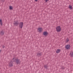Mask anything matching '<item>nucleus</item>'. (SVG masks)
<instances>
[{
    "label": "nucleus",
    "mask_w": 73,
    "mask_h": 73,
    "mask_svg": "<svg viewBox=\"0 0 73 73\" xmlns=\"http://www.w3.org/2000/svg\"><path fill=\"white\" fill-rule=\"evenodd\" d=\"M15 59V60H14ZM12 60L13 61V62H15L17 64H20L21 62L20 60L17 58L15 59V58H13L12 59Z\"/></svg>",
    "instance_id": "f257e3e1"
},
{
    "label": "nucleus",
    "mask_w": 73,
    "mask_h": 73,
    "mask_svg": "<svg viewBox=\"0 0 73 73\" xmlns=\"http://www.w3.org/2000/svg\"><path fill=\"white\" fill-rule=\"evenodd\" d=\"M13 63L12 61H11L9 63V66L10 67H12L13 66Z\"/></svg>",
    "instance_id": "f03ea898"
},
{
    "label": "nucleus",
    "mask_w": 73,
    "mask_h": 73,
    "mask_svg": "<svg viewBox=\"0 0 73 73\" xmlns=\"http://www.w3.org/2000/svg\"><path fill=\"white\" fill-rule=\"evenodd\" d=\"M56 29L58 32H60V31H61V28H56Z\"/></svg>",
    "instance_id": "7ed1b4c3"
},
{
    "label": "nucleus",
    "mask_w": 73,
    "mask_h": 73,
    "mask_svg": "<svg viewBox=\"0 0 73 73\" xmlns=\"http://www.w3.org/2000/svg\"><path fill=\"white\" fill-rule=\"evenodd\" d=\"M23 22H21L20 23L19 25V27L20 28H23Z\"/></svg>",
    "instance_id": "20e7f679"
},
{
    "label": "nucleus",
    "mask_w": 73,
    "mask_h": 73,
    "mask_svg": "<svg viewBox=\"0 0 73 73\" xmlns=\"http://www.w3.org/2000/svg\"><path fill=\"white\" fill-rule=\"evenodd\" d=\"M38 32H41L42 31V29L41 28H39L38 29Z\"/></svg>",
    "instance_id": "39448f33"
},
{
    "label": "nucleus",
    "mask_w": 73,
    "mask_h": 73,
    "mask_svg": "<svg viewBox=\"0 0 73 73\" xmlns=\"http://www.w3.org/2000/svg\"><path fill=\"white\" fill-rule=\"evenodd\" d=\"M4 34V31L3 30H2L0 32V35H1L3 36Z\"/></svg>",
    "instance_id": "423d86ee"
},
{
    "label": "nucleus",
    "mask_w": 73,
    "mask_h": 73,
    "mask_svg": "<svg viewBox=\"0 0 73 73\" xmlns=\"http://www.w3.org/2000/svg\"><path fill=\"white\" fill-rule=\"evenodd\" d=\"M70 46L69 45H67L65 46L66 48L67 49H70Z\"/></svg>",
    "instance_id": "0eeeda50"
},
{
    "label": "nucleus",
    "mask_w": 73,
    "mask_h": 73,
    "mask_svg": "<svg viewBox=\"0 0 73 73\" xmlns=\"http://www.w3.org/2000/svg\"><path fill=\"white\" fill-rule=\"evenodd\" d=\"M43 35L44 36H47L48 35V33L46 31H44L43 32Z\"/></svg>",
    "instance_id": "6e6552de"
},
{
    "label": "nucleus",
    "mask_w": 73,
    "mask_h": 73,
    "mask_svg": "<svg viewBox=\"0 0 73 73\" xmlns=\"http://www.w3.org/2000/svg\"><path fill=\"white\" fill-rule=\"evenodd\" d=\"M15 23H14V25L17 26L19 24V23H18V22H15Z\"/></svg>",
    "instance_id": "1a4fd4ad"
},
{
    "label": "nucleus",
    "mask_w": 73,
    "mask_h": 73,
    "mask_svg": "<svg viewBox=\"0 0 73 73\" xmlns=\"http://www.w3.org/2000/svg\"><path fill=\"white\" fill-rule=\"evenodd\" d=\"M60 51L61 50H60V49H58L56 51V53H59Z\"/></svg>",
    "instance_id": "9d476101"
},
{
    "label": "nucleus",
    "mask_w": 73,
    "mask_h": 73,
    "mask_svg": "<svg viewBox=\"0 0 73 73\" xmlns=\"http://www.w3.org/2000/svg\"><path fill=\"white\" fill-rule=\"evenodd\" d=\"M70 55L71 57H73V52H70Z\"/></svg>",
    "instance_id": "9b49d317"
},
{
    "label": "nucleus",
    "mask_w": 73,
    "mask_h": 73,
    "mask_svg": "<svg viewBox=\"0 0 73 73\" xmlns=\"http://www.w3.org/2000/svg\"><path fill=\"white\" fill-rule=\"evenodd\" d=\"M37 55L38 56H41V53H37Z\"/></svg>",
    "instance_id": "f8f14e48"
},
{
    "label": "nucleus",
    "mask_w": 73,
    "mask_h": 73,
    "mask_svg": "<svg viewBox=\"0 0 73 73\" xmlns=\"http://www.w3.org/2000/svg\"><path fill=\"white\" fill-rule=\"evenodd\" d=\"M0 24L1 25H2V20L1 19L0 20Z\"/></svg>",
    "instance_id": "ddd939ff"
},
{
    "label": "nucleus",
    "mask_w": 73,
    "mask_h": 73,
    "mask_svg": "<svg viewBox=\"0 0 73 73\" xmlns=\"http://www.w3.org/2000/svg\"><path fill=\"white\" fill-rule=\"evenodd\" d=\"M69 8H70V9H72V7L71 5H70L69 6Z\"/></svg>",
    "instance_id": "4468645a"
},
{
    "label": "nucleus",
    "mask_w": 73,
    "mask_h": 73,
    "mask_svg": "<svg viewBox=\"0 0 73 73\" xmlns=\"http://www.w3.org/2000/svg\"><path fill=\"white\" fill-rule=\"evenodd\" d=\"M9 8L10 9H13V7H12V6H10Z\"/></svg>",
    "instance_id": "2eb2a0df"
},
{
    "label": "nucleus",
    "mask_w": 73,
    "mask_h": 73,
    "mask_svg": "<svg viewBox=\"0 0 73 73\" xmlns=\"http://www.w3.org/2000/svg\"><path fill=\"white\" fill-rule=\"evenodd\" d=\"M1 1L2 2H4L5 1V0H1Z\"/></svg>",
    "instance_id": "dca6fc26"
},
{
    "label": "nucleus",
    "mask_w": 73,
    "mask_h": 73,
    "mask_svg": "<svg viewBox=\"0 0 73 73\" xmlns=\"http://www.w3.org/2000/svg\"><path fill=\"white\" fill-rule=\"evenodd\" d=\"M61 69H64V67L63 66L62 67Z\"/></svg>",
    "instance_id": "f3484780"
},
{
    "label": "nucleus",
    "mask_w": 73,
    "mask_h": 73,
    "mask_svg": "<svg viewBox=\"0 0 73 73\" xmlns=\"http://www.w3.org/2000/svg\"><path fill=\"white\" fill-rule=\"evenodd\" d=\"M44 67L45 68H47L46 67V66L45 65H44Z\"/></svg>",
    "instance_id": "a211bd4d"
},
{
    "label": "nucleus",
    "mask_w": 73,
    "mask_h": 73,
    "mask_svg": "<svg viewBox=\"0 0 73 73\" xmlns=\"http://www.w3.org/2000/svg\"><path fill=\"white\" fill-rule=\"evenodd\" d=\"M5 47V46H4L3 45L2 46V48H4Z\"/></svg>",
    "instance_id": "6ab92c4d"
},
{
    "label": "nucleus",
    "mask_w": 73,
    "mask_h": 73,
    "mask_svg": "<svg viewBox=\"0 0 73 73\" xmlns=\"http://www.w3.org/2000/svg\"><path fill=\"white\" fill-rule=\"evenodd\" d=\"M69 39H68L67 40V42H68V41H69Z\"/></svg>",
    "instance_id": "aec40b11"
},
{
    "label": "nucleus",
    "mask_w": 73,
    "mask_h": 73,
    "mask_svg": "<svg viewBox=\"0 0 73 73\" xmlns=\"http://www.w3.org/2000/svg\"><path fill=\"white\" fill-rule=\"evenodd\" d=\"M56 28H60V26H59L58 27H57Z\"/></svg>",
    "instance_id": "412c9836"
},
{
    "label": "nucleus",
    "mask_w": 73,
    "mask_h": 73,
    "mask_svg": "<svg viewBox=\"0 0 73 73\" xmlns=\"http://www.w3.org/2000/svg\"><path fill=\"white\" fill-rule=\"evenodd\" d=\"M48 1H49V0H45L46 2H47Z\"/></svg>",
    "instance_id": "4be33fe9"
},
{
    "label": "nucleus",
    "mask_w": 73,
    "mask_h": 73,
    "mask_svg": "<svg viewBox=\"0 0 73 73\" xmlns=\"http://www.w3.org/2000/svg\"><path fill=\"white\" fill-rule=\"evenodd\" d=\"M35 0V1H37L38 0Z\"/></svg>",
    "instance_id": "5701e85b"
},
{
    "label": "nucleus",
    "mask_w": 73,
    "mask_h": 73,
    "mask_svg": "<svg viewBox=\"0 0 73 73\" xmlns=\"http://www.w3.org/2000/svg\"><path fill=\"white\" fill-rule=\"evenodd\" d=\"M1 51H0V52H1Z\"/></svg>",
    "instance_id": "b1692460"
}]
</instances>
